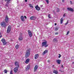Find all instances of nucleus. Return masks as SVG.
I'll use <instances>...</instances> for the list:
<instances>
[{"label": "nucleus", "mask_w": 74, "mask_h": 74, "mask_svg": "<svg viewBox=\"0 0 74 74\" xmlns=\"http://www.w3.org/2000/svg\"><path fill=\"white\" fill-rule=\"evenodd\" d=\"M4 73H7V70H5L4 71Z\"/></svg>", "instance_id": "nucleus-34"}, {"label": "nucleus", "mask_w": 74, "mask_h": 74, "mask_svg": "<svg viewBox=\"0 0 74 74\" xmlns=\"http://www.w3.org/2000/svg\"><path fill=\"white\" fill-rule=\"evenodd\" d=\"M62 68H63V65H62Z\"/></svg>", "instance_id": "nucleus-47"}, {"label": "nucleus", "mask_w": 74, "mask_h": 74, "mask_svg": "<svg viewBox=\"0 0 74 74\" xmlns=\"http://www.w3.org/2000/svg\"><path fill=\"white\" fill-rule=\"evenodd\" d=\"M70 33V31H68L67 32V33L66 34V35H68V34H69V33Z\"/></svg>", "instance_id": "nucleus-32"}, {"label": "nucleus", "mask_w": 74, "mask_h": 74, "mask_svg": "<svg viewBox=\"0 0 74 74\" xmlns=\"http://www.w3.org/2000/svg\"><path fill=\"white\" fill-rule=\"evenodd\" d=\"M19 67H16L14 69V73H16L17 71H18V69L19 68Z\"/></svg>", "instance_id": "nucleus-10"}, {"label": "nucleus", "mask_w": 74, "mask_h": 74, "mask_svg": "<svg viewBox=\"0 0 74 74\" xmlns=\"http://www.w3.org/2000/svg\"><path fill=\"white\" fill-rule=\"evenodd\" d=\"M62 2H64V0H62Z\"/></svg>", "instance_id": "nucleus-48"}, {"label": "nucleus", "mask_w": 74, "mask_h": 74, "mask_svg": "<svg viewBox=\"0 0 74 74\" xmlns=\"http://www.w3.org/2000/svg\"><path fill=\"white\" fill-rule=\"evenodd\" d=\"M25 2H27V0H25Z\"/></svg>", "instance_id": "nucleus-44"}, {"label": "nucleus", "mask_w": 74, "mask_h": 74, "mask_svg": "<svg viewBox=\"0 0 74 74\" xmlns=\"http://www.w3.org/2000/svg\"><path fill=\"white\" fill-rule=\"evenodd\" d=\"M67 9L68 11H70L71 12H74V9L70 8H68Z\"/></svg>", "instance_id": "nucleus-11"}, {"label": "nucleus", "mask_w": 74, "mask_h": 74, "mask_svg": "<svg viewBox=\"0 0 74 74\" xmlns=\"http://www.w3.org/2000/svg\"><path fill=\"white\" fill-rule=\"evenodd\" d=\"M48 62H49V63H50V62H51V61H50V60H48L47 61Z\"/></svg>", "instance_id": "nucleus-39"}, {"label": "nucleus", "mask_w": 74, "mask_h": 74, "mask_svg": "<svg viewBox=\"0 0 74 74\" xmlns=\"http://www.w3.org/2000/svg\"><path fill=\"white\" fill-rule=\"evenodd\" d=\"M46 1L47 4L49 3V0H46Z\"/></svg>", "instance_id": "nucleus-30"}, {"label": "nucleus", "mask_w": 74, "mask_h": 74, "mask_svg": "<svg viewBox=\"0 0 74 74\" xmlns=\"http://www.w3.org/2000/svg\"><path fill=\"white\" fill-rule=\"evenodd\" d=\"M35 8L38 11H39V10H40V8L38 6H36L35 7Z\"/></svg>", "instance_id": "nucleus-14"}, {"label": "nucleus", "mask_w": 74, "mask_h": 74, "mask_svg": "<svg viewBox=\"0 0 74 74\" xmlns=\"http://www.w3.org/2000/svg\"><path fill=\"white\" fill-rule=\"evenodd\" d=\"M59 11H60V10L59 9V8H57V12H59Z\"/></svg>", "instance_id": "nucleus-29"}, {"label": "nucleus", "mask_w": 74, "mask_h": 74, "mask_svg": "<svg viewBox=\"0 0 74 74\" xmlns=\"http://www.w3.org/2000/svg\"><path fill=\"white\" fill-rule=\"evenodd\" d=\"M56 62L58 64H60V62H61V60H58L56 61Z\"/></svg>", "instance_id": "nucleus-16"}, {"label": "nucleus", "mask_w": 74, "mask_h": 74, "mask_svg": "<svg viewBox=\"0 0 74 74\" xmlns=\"http://www.w3.org/2000/svg\"><path fill=\"white\" fill-rule=\"evenodd\" d=\"M39 57V55L38 54H36L35 55V59H37Z\"/></svg>", "instance_id": "nucleus-15"}, {"label": "nucleus", "mask_w": 74, "mask_h": 74, "mask_svg": "<svg viewBox=\"0 0 74 74\" xmlns=\"http://www.w3.org/2000/svg\"><path fill=\"white\" fill-rule=\"evenodd\" d=\"M15 48L16 49H18V48H19V45H16Z\"/></svg>", "instance_id": "nucleus-24"}, {"label": "nucleus", "mask_w": 74, "mask_h": 74, "mask_svg": "<svg viewBox=\"0 0 74 74\" xmlns=\"http://www.w3.org/2000/svg\"><path fill=\"white\" fill-rule=\"evenodd\" d=\"M8 16H6L5 17V21L6 23H8L9 21L8 20Z\"/></svg>", "instance_id": "nucleus-7"}, {"label": "nucleus", "mask_w": 74, "mask_h": 74, "mask_svg": "<svg viewBox=\"0 0 74 74\" xmlns=\"http://www.w3.org/2000/svg\"><path fill=\"white\" fill-rule=\"evenodd\" d=\"M21 19L23 22H24L25 21V19H24V17L23 16H22L21 17Z\"/></svg>", "instance_id": "nucleus-17"}, {"label": "nucleus", "mask_w": 74, "mask_h": 74, "mask_svg": "<svg viewBox=\"0 0 74 74\" xmlns=\"http://www.w3.org/2000/svg\"><path fill=\"white\" fill-rule=\"evenodd\" d=\"M19 27V26L18 25L17 26V27Z\"/></svg>", "instance_id": "nucleus-49"}, {"label": "nucleus", "mask_w": 74, "mask_h": 74, "mask_svg": "<svg viewBox=\"0 0 74 74\" xmlns=\"http://www.w3.org/2000/svg\"><path fill=\"white\" fill-rule=\"evenodd\" d=\"M11 30V26L9 25L8 26V29L7 30V33H9Z\"/></svg>", "instance_id": "nucleus-4"}, {"label": "nucleus", "mask_w": 74, "mask_h": 74, "mask_svg": "<svg viewBox=\"0 0 74 74\" xmlns=\"http://www.w3.org/2000/svg\"><path fill=\"white\" fill-rule=\"evenodd\" d=\"M15 66L16 67H19V63L17 61H15L14 62Z\"/></svg>", "instance_id": "nucleus-6"}, {"label": "nucleus", "mask_w": 74, "mask_h": 74, "mask_svg": "<svg viewBox=\"0 0 74 74\" xmlns=\"http://www.w3.org/2000/svg\"><path fill=\"white\" fill-rule=\"evenodd\" d=\"M44 42L42 43V47H47L48 46V45L47 44V41L45 40H43Z\"/></svg>", "instance_id": "nucleus-2"}, {"label": "nucleus", "mask_w": 74, "mask_h": 74, "mask_svg": "<svg viewBox=\"0 0 74 74\" xmlns=\"http://www.w3.org/2000/svg\"><path fill=\"white\" fill-rule=\"evenodd\" d=\"M40 6L41 7H43V5H41Z\"/></svg>", "instance_id": "nucleus-42"}, {"label": "nucleus", "mask_w": 74, "mask_h": 74, "mask_svg": "<svg viewBox=\"0 0 74 74\" xmlns=\"http://www.w3.org/2000/svg\"><path fill=\"white\" fill-rule=\"evenodd\" d=\"M53 67H54V65H53Z\"/></svg>", "instance_id": "nucleus-52"}, {"label": "nucleus", "mask_w": 74, "mask_h": 74, "mask_svg": "<svg viewBox=\"0 0 74 74\" xmlns=\"http://www.w3.org/2000/svg\"><path fill=\"white\" fill-rule=\"evenodd\" d=\"M38 69V66L37 65H36L34 67V71L36 72Z\"/></svg>", "instance_id": "nucleus-12"}, {"label": "nucleus", "mask_w": 74, "mask_h": 74, "mask_svg": "<svg viewBox=\"0 0 74 74\" xmlns=\"http://www.w3.org/2000/svg\"><path fill=\"white\" fill-rule=\"evenodd\" d=\"M30 65H28V66H27V67L26 68V70H29V69H30Z\"/></svg>", "instance_id": "nucleus-21"}, {"label": "nucleus", "mask_w": 74, "mask_h": 74, "mask_svg": "<svg viewBox=\"0 0 74 74\" xmlns=\"http://www.w3.org/2000/svg\"><path fill=\"white\" fill-rule=\"evenodd\" d=\"M53 42H57V41H58V40L56 39L55 38L53 40Z\"/></svg>", "instance_id": "nucleus-26"}, {"label": "nucleus", "mask_w": 74, "mask_h": 74, "mask_svg": "<svg viewBox=\"0 0 74 74\" xmlns=\"http://www.w3.org/2000/svg\"><path fill=\"white\" fill-rule=\"evenodd\" d=\"M63 21V18H62L60 19L61 24H62Z\"/></svg>", "instance_id": "nucleus-22"}, {"label": "nucleus", "mask_w": 74, "mask_h": 74, "mask_svg": "<svg viewBox=\"0 0 74 74\" xmlns=\"http://www.w3.org/2000/svg\"><path fill=\"white\" fill-rule=\"evenodd\" d=\"M29 60H30L28 58L25 61V63H27V64L29 63Z\"/></svg>", "instance_id": "nucleus-19"}, {"label": "nucleus", "mask_w": 74, "mask_h": 74, "mask_svg": "<svg viewBox=\"0 0 74 74\" xmlns=\"http://www.w3.org/2000/svg\"><path fill=\"white\" fill-rule=\"evenodd\" d=\"M29 5L30 7H31L32 8H33V5H32L31 4H29Z\"/></svg>", "instance_id": "nucleus-28"}, {"label": "nucleus", "mask_w": 74, "mask_h": 74, "mask_svg": "<svg viewBox=\"0 0 74 74\" xmlns=\"http://www.w3.org/2000/svg\"><path fill=\"white\" fill-rule=\"evenodd\" d=\"M58 29H59V28L56 27H55V31H57V30H58Z\"/></svg>", "instance_id": "nucleus-25"}, {"label": "nucleus", "mask_w": 74, "mask_h": 74, "mask_svg": "<svg viewBox=\"0 0 74 74\" xmlns=\"http://www.w3.org/2000/svg\"><path fill=\"white\" fill-rule=\"evenodd\" d=\"M28 32L29 37H32V34L31 33L30 31L28 30Z\"/></svg>", "instance_id": "nucleus-9"}, {"label": "nucleus", "mask_w": 74, "mask_h": 74, "mask_svg": "<svg viewBox=\"0 0 74 74\" xmlns=\"http://www.w3.org/2000/svg\"><path fill=\"white\" fill-rule=\"evenodd\" d=\"M48 17H49V18H51V16H50V14H49Z\"/></svg>", "instance_id": "nucleus-37"}, {"label": "nucleus", "mask_w": 74, "mask_h": 74, "mask_svg": "<svg viewBox=\"0 0 74 74\" xmlns=\"http://www.w3.org/2000/svg\"><path fill=\"white\" fill-rule=\"evenodd\" d=\"M20 35L19 38V40L20 41H21L23 40V37H22V33H20Z\"/></svg>", "instance_id": "nucleus-5"}, {"label": "nucleus", "mask_w": 74, "mask_h": 74, "mask_svg": "<svg viewBox=\"0 0 74 74\" xmlns=\"http://www.w3.org/2000/svg\"><path fill=\"white\" fill-rule=\"evenodd\" d=\"M2 37V36H0V38H1V37Z\"/></svg>", "instance_id": "nucleus-46"}, {"label": "nucleus", "mask_w": 74, "mask_h": 74, "mask_svg": "<svg viewBox=\"0 0 74 74\" xmlns=\"http://www.w3.org/2000/svg\"><path fill=\"white\" fill-rule=\"evenodd\" d=\"M1 41L3 43V42H5V39L4 38H3L1 40Z\"/></svg>", "instance_id": "nucleus-23"}, {"label": "nucleus", "mask_w": 74, "mask_h": 74, "mask_svg": "<svg viewBox=\"0 0 74 74\" xmlns=\"http://www.w3.org/2000/svg\"><path fill=\"white\" fill-rule=\"evenodd\" d=\"M47 52H48V50H46L42 53L43 55H44L45 54L47 53Z\"/></svg>", "instance_id": "nucleus-18"}, {"label": "nucleus", "mask_w": 74, "mask_h": 74, "mask_svg": "<svg viewBox=\"0 0 74 74\" xmlns=\"http://www.w3.org/2000/svg\"><path fill=\"white\" fill-rule=\"evenodd\" d=\"M3 43V45H6L7 42L6 41H5V42H4Z\"/></svg>", "instance_id": "nucleus-27"}, {"label": "nucleus", "mask_w": 74, "mask_h": 74, "mask_svg": "<svg viewBox=\"0 0 74 74\" xmlns=\"http://www.w3.org/2000/svg\"><path fill=\"white\" fill-rule=\"evenodd\" d=\"M10 0H5V1H7L6 2L7 4L5 5V6H6V7H8V4L10 3Z\"/></svg>", "instance_id": "nucleus-8"}, {"label": "nucleus", "mask_w": 74, "mask_h": 74, "mask_svg": "<svg viewBox=\"0 0 74 74\" xmlns=\"http://www.w3.org/2000/svg\"><path fill=\"white\" fill-rule=\"evenodd\" d=\"M30 54V51L29 49L27 50L26 51V52L25 54V58H27L28 57H29Z\"/></svg>", "instance_id": "nucleus-1"}, {"label": "nucleus", "mask_w": 74, "mask_h": 74, "mask_svg": "<svg viewBox=\"0 0 74 74\" xmlns=\"http://www.w3.org/2000/svg\"><path fill=\"white\" fill-rule=\"evenodd\" d=\"M53 13H55V10L53 11Z\"/></svg>", "instance_id": "nucleus-45"}, {"label": "nucleus", "mask_w": 74, "mask_h": 74, "mask_svg": "<svg viewBox=\"0 0 74 74\" xmlns=\"http://www.w3.org/2000/svg\"><path fill=\"white\" fill-rule=\"evenodd\" d=\"M10 74H13V73H12V71H11L10 72Z\"/></svg>", "instance_id": "nucleus-36"}, {"label": "nucleus", "mask_w": 74, "mask_h": 74, "mask_svg": "<svg viewBox=\"0 0 74 74\" xmlns=\"http://www.w3.org/2000/svg\"><path fill=\"white\" fill-rule=\"evenodd\" d=\"M66 16V14H64L63 15V17H65V16Z\"/></svg>", "instance_id": "nucleus-38"}, {"label": "nucleus", "mask_w": 74, "mask_h": 74, "mask_svg": "<svg viewBox=\"0 0 74 74\" xmlns=\"http://www.w3.org/2000/svg\"><path fill=\"white\" fill-rule=\"evenodd\" d=\"M68 23H69V20H67L66 23L65 24V25H67L68 24Z\"/></svg>", "instance_id": "nucleus-31"}, {"label": "nucleus", "mask_w": 74, "mask_h": 74, "mask_svg": "<svg viewBox=\"0 0 74 74\" xmlns=\"http://www.w3.org/2000/svg\"><path fill=\"white\" fill-rule=\"evenodd\" d=\"M58 34H59V33H58V32H56L55 33V35H57Z\"/></svg>", "instance_id": "nucleus-33"}, {"label": "nucleus", "mask_w": 74, "mask_h": 74, "mask_svg": "<svg viewBox=\"0 0 74 74\" xmlns=\"http://www.w3.org/2000/svg\"><path fill=\"white\" fill-rule=\"evenodd\" d=\"M59 56H58V58H60L61 57V55L60 54H59Z\"/></svg>", "instance_id": "nucleus-35"}, {"label": "nucleus", "mask_w": 74, "mask_h": 74, "mask_svg": "<svg viewBox=\"0 0 74 74\" xmlns=\"http://www.w3.org/2000/svg\"><path fill=\"white\" fill-rule=\"evenodd\" d=\"M1 25L2 27H5L6 26V23H5V22H2L1 23Z\"/></svg>", "instance_id": "nucleus-3"}, {"label": "nucleus", "mask_w": 74, "mask_h": 74, "mask_svg": "<svg viewBox=\"0 0 74 74\" xmlns=\"http://www.w3.org/2000/svg\"><path fill=\"white\" fill-rule=\"evenodd\" d=\"M1 35V33L0 32V36Z\"/></svg>", "instance_id": "nucleus-51"}, {"label": "nucleus", "mask_w": 74, "mask_h": 74, "mask_svg": "<svg viewBox=\"0 0 74 74\" xmlns=\"http://www.w3.org/2000/svg\"><path fill=\"white\" fill-rule=\"evenodd\" d=\"M57 25V24L56 23H55V24H54V25H55V26H56V25Z\"/></svg>", "instance_id": "nucleus-43"}, {"label": "nucleus", "mask_w": 74, "mask_h": 74, "mask_svg": "<svg viewBox=\"0 0 74 74\" xmlns=\"http://www.w3.org/2000/svg\"><path fill=\"white\" fill-rule=\"evenodd\" d=\"M25 18V19H27V18L26 17V16H24Z\"/></svg>", "instance_id": "nucleus-40"}, {"label": "nucleus", "mask_w": 74, "mask_h": 74, "mask_svg": "<svg viewBox=\"0 0 74 74\" xmlns=\"http://www.w3.org/2000/svg\"><path fill=\"white\" fill-rule=\"evenodd\" d=\"M59 71H61V69H60Z\"/></svg>", "instance_id": "nucleus-50"}, {"label": "nucleus", "mask_w": 74, "mask_h": 74, "mask_svg": "<svg viewBox=\"0 0 74 74\" xmlns=\"http://www.w3.org/2000/svg\"><path fill=\"white\" fill-rule=\"evenodd\" d=\"M53 73H55V74H58V71L53 70Z\"/></svg>", "instance_id": "nucleus-20"}, {"label": "nucleus", "mask_w": 74, "mask_h": 74, "mask_svg": "<svg viewBox=\"0 0 74 74\" xmlns=\"http://www.w3.org/2000/svg\"><path fill=\"white\" fill-rule=\"evenodd\" d=\"M36 19V17L34 16H31L30 18V19L31 20H35Z\"/></svg>", "instance_id": "nucleus-13"}, {"label": "nucleus", "mask_w": 74, "mask_h": 74, "mask_svg": "<svg viewBox=\"0 0 74 74\" xmlns=\"http://www.w3.org/2000/svg\"><path fill=\"white\" fill-rule=\"evenodd\" d=\"M70 3H71V4H72V2L71 1H70Z\"/></svg>", "instance_id": "nucleus-41"}]
</instances>
